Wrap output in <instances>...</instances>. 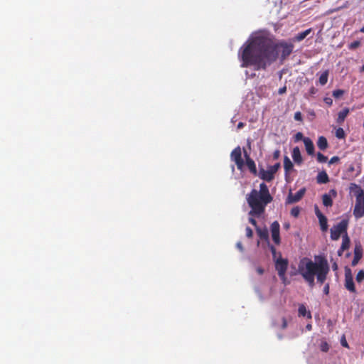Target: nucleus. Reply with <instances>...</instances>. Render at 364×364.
Listing matches in <instances>:
<instances>
[{"label":"nucleus","instance_id":"nucleus-1","mask_svg":"<svg viewBox=\"0 0 364 364\" xmlns=\"http://www.w3.org/2000/svg\"><path fill=\"white\" fill-rule=\"evenodd\" d=\"M329 271L328 260L323 255H316L314 262L308 257H303L298 265L299 274L310 287H314L315 285V277L317 282L323 284L326 280Z\"/></svg>","mask_w":364,"mask_h":364},{"label":"nucleus","instance_id":"nucleus-2","mask_svg":"<svg viewBox=\"0 0 364 364\" xmlns=\"http://www.w3.org/2000/svg\"><path fill=\"white\" fill-rule=\"evenodd\" d=\"M279 47H245L242 51V67L253 66L255 70H265L279 55Z\"/></svg>","mask_w":364,"mask_h":364},{"label":"nucleus","instance_id":"nucleus-3","mask_svg":"<svg viewBox=\"0 0 364 364\" xmlns=\"http://www.w3.org/2000/svg\"><path fill=\"white\" fill-rule=\"evenodd\" d=\"M246 200L251 208L249 215L259 218L264 213L266 206L273 200V197L267 184L262 183L259 185V190L252 189L246 196Z\"/></svg>","mask_w":364,"mask_h":364},{"label":"nucleus","instance_id":"nucleus-4","mask_svg":"<svg viewBox=\"0 0 364 364\" xmlns=\"http://www.w3.org/2000/svg\"><path fill=\"white\" fill-rule=\"evenodd\" d=\"M243 46H288L287 43L282 42L277 44L274 43L273 36L265 29L253 32L243 44Z\"/></svg>","mask_w":364,"mask_h":364},{"label":"nucleus","instance_id":"nucleus-5","mask_svg":"<svg viewBox=\"0 0 364 364\" xmlns=\"http://www.w3.org/2000/svg\"><path fill=\"white\" fill-rule=\"evenodd\" d=\"M349 189L355 196L353 215L356 219H359L364 216V191L355 183H350Z\"/></svg>","mask_w":364,"mask_h":364},{"label":"nucleus","instance_id":"nucleus-6","mask_svg":"<svg viewBox=\"0 0 364 364\" xmlns=\"http://www.w3.org/2000/svg\"><path fill=\"white\" fill-rule=\"evenodd\" d=\"M274 264L279 278L286 284V272L289 265L288 259L282 258L281 252H279V257L274 260Z\"/></svg>","mask_w":364,"mask_h":364},{"label":"nucleus","instance_id":"nucleus-7","mask_svg":"<svg viewBox=\"0 0 364 364\" xmlns=\"http://www.w3.org/2000/svg\"><path fill=\"white\" fill-rule=\"evenodd\" d=\"M348 222L347 220H342L336 225L331 228V238L332 240H338L343 233L347 232Z\"/></svg>","mask_w":364,"mask_h":364},{"label":"nucleus","instance_id":"nucleus-8","mask_svg":"<svg viewBox=\"0 0 364 364\" xmlns=\"http://www.w3.org/2000/svg\"><path fill=\"white\" fill-rule=\"evenodd\" d=\"M230 159L234 161L237 168L240 171H242L245 163L242 158V151L240 146L235 147L230 154Z\"/></svg>","mask_w":364,"mask_h":364},{"label":"nucleus","instance_id":"nucleus-9","mask_svg":"<svg viewBox=\"0 0 364 364\" xmlns=\"http://www.w3.org/2000/svg\"><path fill=\"white\" fill-rule=\"evenodd\" d=\"M270 231L274 243L277 245H279L281 243L280 225L278 221H274L271 224Z\"/></svg>","mask_w":364,"mask_h":364},{"label":"nucleus","instance_id":"nucleus-10","mask_svg":"<svg viewBox=\"0 0 364 364\" xmlns=\"http://www.w3.org/2000/svg\"><path fill=\"white\" fill-rule=\"evenodd\" d=\"M305 193H306L305 188H301L295 194H293L291 193V191H290L287 198L286 203L291 204V203H294L299 201L303 198Z\"/></svg>","mask_w":364,"mask_h":364},{"label":"nucleus","instance_id":"nucleus-11","mask_svg":"<svg viewBox=\"0 0 364 364\" xmlns=\"http://www.w3.org/2000/svg\"><path fill=\"white\" fill-rule=\"evenodd\" d=\"M345 287L350 292H355V287L351 274V271L348 267H346Z\"/></svg>","mask_w":364,"mask_h":364},{"label":"nucleus","instance_id":"nucleus-12","mask_svg":"<svg viewBox=\"0 0 364 364\" xmlns=\"http://www.w3.org/2000/svg\"><path fill=\"white\" fill-rule=\"evenodd\" d=\"M337 196V191L335 189H331L329 193L324 194L322 196L323 204L326 207H331L333 205L332 197Z\"/></svg>","mask_w":364,"mask_h":364},{"label":"nucleus","instance_id":"nucleus-13","mask_svg":"<svg viewBox=\"0 0 364 364\" xmlns=\"http://www.w3.org/2000/svg\"><path fill=\"white\" fill-rule=\"evenodd\" d=\"M363 257V247L360 242L356 243L354 247V257L352 260L351 265L355 267L357 265L360 259Z\"/></svg>","mask_w":364,"mask_h":364},{"label":"nucleus","instance_id":"nucleus-14","mask_svg":"<svg viewBox=\"0 0 364 364\" xmlns=\"http://www.w3.org/2000/svg\"><path fill=\"white\" fill-rule=\"evenodd\" d=\"M244 153H245L246 166H247L250 171L253 175L256 176L257 173V168H256L255 161H253V159H252L250 158V155L247 153V151L245 150H244Z\"/></svg>","mask_w":364,"mask_h":364},{"label":"nucleus","instance_id":"nucleus-15","mask_svg":"<svg viewBox=\"0 0 364 364\" xmlns=\"http://www.w3.org/2000/svg\"><path fill=\"white\" fill-rule=\"evenodd\" d=\"M310 34H311V37L312 38L313 35H314V32L311 28L306 29L304 31H301V32L297 33L293 38V40H294V41L299 42V41H301L302 40H304V38H306V37H308Z\"/></svg>","mask_w":364,"mask_h":364},{"label":"nucleus","instance_id":"nucleus-16","mask_svg":"<svg viewBox=\"0 0 364 364\" xmlns=\"http://www.w3.org/2000/svg\"><path fill=\"white\" fill-rule=\"evenodd\" d=\"M291 156H292L294 161L296 164H301L302 163L303 159H302V156L301 154L300 149L298 146H296L293 149L292 153H291Z\"/></svg>","mask_w":364,"mask_h":364},{"label":"nucleus","instance_id":"nucleus-17","mask_svg":"<svg viewBox=\"0 0 364 364\" xmlns=\"http://www.w3.org/2000/svg\"><path fill=\"white\" fill-rule=\"evenodd\" d=\"M259 176L261 179L269 182L274 179V176L269 170H264L263 168L259 170Z\"/></svg>","mask_w":364,"mask_h":364},{"label":"nucleus","instance_id":"nucleus-18","mask_svg":"<svg viewBox=\"0 0 364 364\" xmlns=\"http://www.w3.org/2000/svg\"><path fill=\"white\" fill-rule=\"evenodd\" d=\"M304 144L309 155L313 156L314 154V145L313 141L309 138L304 139Z\"/></svg>","mask_w":364,"mask_h":364},{"label":"nucleus","instance_id":"nucleus-19","mask_svg":"<svg viewBox=\"0 0 364 364\" xmlns=\"http://www.w3.org/2000/svg\"><path fill=\"white\" fill-rule=\"evenodd\" d=\"M256 232L261 240L269 242V233L267 228L262 229L259 227H257Z\"/></svg>","mask_w":364,"mask_h":364},{"label":"nucleus","instance_id":"nucleus-20","mask_svg":"<svg viewBox=\"0 0 364 364\" xmlns=\"http://www.w3.org/2000/svg\"><path fill=\"white\" fill-rule=\"evenodd\" d=\"M316 181L320 184L328 183L329 178L326 172L324 171L319 172L316 176Z\"/></svg>","mask_w":364,"mask_h":364},{"label":"nucleus","instance_id":"nucleus-21","mask_svg":"<svg viewBox=\"0 0 364 364\" xmlns=\"http://www.w3.org/2000/svg\"><path fill=\"white\" fill-rule=\"evenodd\" d=\"M348 113L349 109L346 107L340 111L338 114V117L336 119L337 123L340 124H342L348 116Z\"/></svg>","mask_w":364,"mask_h":364},{"label":"nucleus","instance_id":"nucleus-22","mask_svg":"<svg viewBox=\"0 0 364 364\" xmlns=\"http://www.w3.org/2000/svg\"><path fill=\"white\" fill-rule=\"evenodd\" d=\"M317 146L321 150H325L328 148V141L325 136H321L318 139Z\"/></svg>","mask_w":364,"mask_h":364},{"label":"nucleus","instance_id":"nucleus-23","mask_svg":"<svg viewBox=\"0 0 364 364\" xmlns=\"http://www.w3.org/2000/svg\"><path fill=\"white\" fill-rule=\"evenodd\" d=\"M293 164L287 156L284 158V168L285 173L287 174L290 171L293 169Z\"/></svg>","mask_w":364,"mask_h":364},{"label":"nucleus","instance_id":"nucleus-24","mask_svg":"<svg viewBox=\"0 0 364 364\" xmlns=\"http://www.w3.org/2000/svg\"><path fill=\"white\" fill-rule=\"evenodd\" d=\"M318 222L322 232H326L328 230V221L326 217L323 215L319 216Z\"/></svg>","mask_w":364,"mask_h":364},{"label":"nucleus","instance_id":"nucleus-25","mask_svg":"<svg viewBox=\"0 0 364 364\" xmlns=\"http://www.w3.org/2000/svg\"><path fill=\"white\" fill-rule=\"evenodd\" d=\"M350 238H349L347 232H346V234L343 235L342 237V244H341V247L342 248V250H346L350 247Z\"/></svg>","mask_w":364,"mask_h":364},{"label":"nucleus","instance_id":"nucleus-26","mask_svg":"<svg viewBox=\"0 0 364 364\" xmlns=\"http://www.w3.org/2000/svg\"><path fill=\"white\" fill-rule=\"evenodd\" d=\"M328 71H324L319 77L318 82L321 85H325L328 82Z\"/></svg>","mask_w":364,"mask_h":364},{"label":"nucleus","instance_id":"nucleus-27","mask_svg":"<svg viewBox=\"0 0 364 364\" xmlns=\"http://www.w3.org/2000/svg\"><path fill=\"white\" fill-rule=\"evenodd\" d=\"M335 135L338 139H343L346 137V133L343 128H338L336 130Z\"/></svg>","mask_w":364,"mask_h":364},{"label":"nucleus","instance_id":"nucleus-28","mask_svg":"<svg viewBox=\"0 0 364 364\" xmlns=\"http://www.w3.org/2000/svg\"><path fill=\"white\" fill-rule=\"evenodd\" d=\"M316 156H317V161L319 163H326L328 160L327 156H324L321 152H318Z\"/></svg>","mask_w":364,"mask_h":364},{"label":"nucleus","instance_id":"nucleus-29","mask_svg":"<svg viewBox=\"0 0 364 364\" xmlns=\"http://www.w3.org/2000/svg\"><path fill=\"white\" fill-rule=\"evenodd\" d=\"M299 315L301 316H306L307 314V311L304 305L301 304L299 306L298 309Z\"/></svg>","mask_w":364,"mask_h":364},{"label":"nucleus","instance_id":"nucleus-30","mask_svg":"<svg viewBox=\"0 0 364 364\" xmlns=\"http://www.w3.org/2000/svg\"><path fill=\"white\" fill-rule=\"evenodd\" d=\"M280 167V164L279 163H277L275 164L274 165L270 166L269 168V171L272 173V175L274 176V174L276 173V172L278 171V169Z\"/></svg>","mask_w":364,"mask_h":364},{"label":"nucleus","instance_id":"nucleus-31","mask_svg":"<svg viewBox=\"0 0 364 364\" xmlns=\"http://www.w3.org/2000/svg\"><path fill=\"white\" fill-rule=\"evenodd\" d=\"M320 349L323 352H328L329 350V345L326 341H322L320 344Z\"/></svg>","mask_w":364,"mask_h":364},{"label":"nucleus","instance_id":"nucleus-32","mask_svg":"<svg viewBox=\"0 0 364 364\" xmlns=\"http://www.w3.org/2000/svg\"><path fill=\"white\" fill-rule=\"evenodd\" d=\"M292 47H283L282 57L284 58L292 52Z\"/></svg>","mask_w":364,"mask_h":364},{"label":"nucleus","instance_id":"nucleus-33","mask_svg":"<svg viewBox=\"0 0 364 364\" xmlns=\"http://www.w3.org/2000/svg\"><path fill=\"white\" fill-rule=\"evenodd\" d=\"M269 249L271 250V252H272V257H273V259L274 261L275 259H277L279 257V252L277 253V250H276V248L273 246V245H269Z\"/></svg>","mask_w":364,"mask_h":364},{"label":"nucleus","instance_id":"nucleus-34","mask_svg":"<svg viewBox=\"0 0 364 364\" xmlns=\"http://www.w3.org/2000/svg\"><path fill=\"white\" fill-rule=\"evenodd\" d=\"M269 249L271 250V252H272V257H273V259L274 261L275 259H277L279 257V252L277 253V250H276V248L273 246V245H269Z\"/></svg>","mask_w":364,"mask_h":364},{"label":"nucleus","instance_id":"nucleus-35","mask_svg":"<svg viewBox=\"0 0 364 364\" xmlns=\"http://www.w3.org/2000/svg\"><path fill=\"white\" fill-rule=\"evenodd\" d=\"M300 213V208L296 206V207H294L291 210V215L294 217V218H296L299 216Z\"/></svg>","mask_w":364,"mask_h":364},{"label":"nucleus","instance_id":"nucleus-36","mask_svg":"<svg viewBox=\"0 0 364 364\" xmlns=\"http://www.w3.org/2000/svg\"><path fill=\"white\" fill-rule=\"evenodd\" d=\"M356 281L361 282L364 279V270H360L356 275Z\"/></svg>","mask_w":364,"mask_h":364},{"label":"nucleus","instance_id":"nucleus-37","mask_svg":"<svg viewBox=\"0 0 364 364\" xmlns=\"http://www.w3.org/2000/svg\"><path fill=\"white\" fill-rule=\"evenodd\" d=\"M344 93V91L342 90H335L333 91V96L335 98H339L341 97Z\"/></svg>","mask_w":364,"mask_h":364},{"label":"nucleus","instance_id":"nucleus-38","mask_svg":"<svg viewBox=\"0 0 364 364\" xmlns=\"http://www.w3.org/2000/svg\"><path fill=\"white\" fill-rule=\"evenodd\" d=\"M305 137H304V135L301 132H297L295 136H294V139H295V141H299L300 140H303L304 141V139Z\"/></svg>","mask_w":364,"mask_h":364},{"label":"nucleus","instance_id":"nucleus-39","mask_svg":"<svg viewBox=\"0 0 364 364\" xmlns=\"http://www.w3.org/2000/svg\"><path fill=\"white\" fill-rule=\"evenodd\" d=\"M246 236L249 238H252L253 236V231L250 227H247L245 229Z\"/></svg>","mask_w":364,"mask_h":364},{"label":"nucleus","instance_id":"nucleus-40","mask_svg":"<svg viewBox=\"0 0 364 364\" xmlns=\"http://www.w3.org/2000/svg\"><path fill=\"white\" fill-rule=\"evenodd\" d=\"M255 216H251L250 218H249V223H251L253 226L255 227V229H257V221L254 218Z\"/></svg>","mask_w":364,"mask_h":364},{"label":"nucleus","instance_id":"nucleus-41","mask_svg":"<svg viewBox=\"0 0 364 364\" xmlns=\"http://www.w3.org/2000/svg\"><path fill=\"white\" fill-rule=\"evenodd\" d=\"M294 119L296 121H301L302 120V115H301V113L300 112H296L294 114Z\"/></svg>","mask_w":364,"mask_h":364},{"label":"nucleus","instance_id":"nucleus-42","mask_svg":"<svg viewBox=\"0 0 364 364\" xmlns=\"http://www.w3.org/2000/svg\"><path fill=\"white\" fill-rule=\"evenodd\" d=\"M314 210H315V214L318 218H319V216L323 215V214L320 211L318 207L316 205L314 206Z\"/></svg>","mask_w":364,"mask_h":364},{"label":"nucleus","instance_id":"nucleus-43","mask_svg":"<svg viewBox=\"0 0 364 364\" xmlns=\"http://www.w3.org/2000/svg\"><path fill=\"white\" fill-rule=\"evenodd\" d=\"M339 160H340V159H339V157H338V156H333V157L330 159V161H329V162H328V163H329V164H334V163H336V162L339 161Z\"/></svg>","mask_w":364,"mask_h":364},{"label":"nucleus","instance_id":"nucleus-44","mask_svg":"<svg viewBox=\"0 0 364 364\" xmlns=\"http://www.w3.org/2000/svg\"><path fill=\"white\" fill-rule=\"evenodd\" d=\"M341 343L343 347L349 348V346L344 336H343L342 339L341 340Z\"/></svg>","mask_w":364,"mask_h":364},{"label":"nucleus","instance_id":"nucleus-45","mask_svg":"<svg viewBox=\"0 0 364 364\" xmlns=\"http://www.w3.org/2000/svg\"><path fill=\"white\" fill-rule=\"evenodd\" d=\"M323 291L326 295H328L329 294V284H325Z\"/></svg>","mask_w":364,"mask_h":364},{"label":"nucleus","instance_id":"nucleus-46","mask_svg":"<svg viewBox=\"0 0 364 364\" xmlns=\"http://www.w3.org/2000/svg\"><path fill=\"white\" fill-rule=\"evenodd\" d=\"M286 91H287V87H286V86H284V87H282L279 89L278 93L279 95H283L284 93L286 92Z\"/></svg>","mask_w":364,"mask_h":364},{"label":"nucleus","instance_id":"nucleus-47","mask_svg":"<svg viewBox=\"0 0 364 364\" xmlns=\"http://www.w3.org/2000/svg\"><path fill=\"white\" fill-rule=\"evenodd\" d=\"M324 102L328 105L329 106H331L333 103V101H332V99L329 98V97H326L324 99Z\"/></svg>","mask_w":364,"mask_h":364},{"label":"nucleus","instance_id":"nucleus-48","mask_svg":"<svg viewBox=\"0 0 364 364\" xmlns=\"http://www.w3.org/2000/svg\"><path fill=\"white\" fill-rule=\"evenodd\" d=\"M316 92H317V90L314 86H312L309 90V93L311 95H315L316 93Z\"/></svg>","mask_w":364,"mask_h":364},{"label":"nucleus","instance_id":"nucleus-49","mask_svg":"<svg viewBox=\"0 0 364 364\" xmlns=\"http://www.w3.org/2000/svg\"><path fill=\"white\" fill-rule=\"evenodd\" d=\"M287 320H286V318H282V328L283 329H284V328H287Z\"/></svg>","mask_w":364,"mask_h":364},{"label":"nucleus","instance_id":"nucleus-50","mask_svg":"<svg viewBox=\"0 0 364 364\" xmlns=\"http://www.w3.org/2000/svg\"><path fill=\"white\" fill-rule=\"evenodd\" d=\"M256 271H257V272L259 274H260V275L263 274V273H264V269H263V268H262L261 267H258L256 269Z\"/></svg>","mask_w":364,"mask_h":364},{"label":"nucleus","instance_id":"nucleus-51","mask_svg":"<svg viewBox=\"0 0 364 364\" xmlns=\"http://www.w3.org/2000/svg\"><path fill=\"white\" fill-rule=\"evenodd\" d=\"M237 247L242 252L243 251V247H242V245L241 244V242H237Z\"/></svg>","mask_w":364,"mask_h":364},{"label":"nucleus","instance_id":"nucleus-52","mask_svg":"<svg viewBox=\"0 0 364 364\" xmlns=\"http://www.w3.org/2000/svg\"><path fill=\"white\" fill-rule=\"evenodd\" d=\"M345 251V250H342L341 247L339 248V250H338V256H341L343 252Z\"/></svg>","mask_w":364,"mask_h":364},{"label":"nucleus","instance_id":"nucleus-53","mask_svg":"<svg viewBox=\"0 0 364 364\" xmlns=\"http://www.w3.org/2000/svg\"><path fill=\"white\" fill-rule=\"evenodd\" d=\"M279 151H276L274 153V159H277L279 157Z\"/></svg>","mask_w":364,"mask_h":364},{"label":"nucleus","instance_id":"nucleus-54","mask_svg":"<svg viewBox=\"0 0 364 364\" xmlns=\"http://www.w3.org/2000/svg\"><path fill=\"white\" fill-rule=\"evenodd\" d=\"M244 123L243 122H239L237 124V129H242L243 127H244Z\"/></svg>","mask_w":364,"mask_h":364},{"label":"nucleus","instance_id":"nucleus-55","mask_svg":"<svg viewBox=\"0 0 364 364\" xmlns=\"http://www.w3.org/2000/svg\"><path fill=\"white\" fill-rule=\"evenodd\" d=\"M359 45H360V43L358 41H354L350 46H359Z\"/></svg>","mask_w":364,"mask_h":364},{"label":"nucleus","instance_id":"nucleus-56","mask_svg":"<svg viewBox=\"0 0 364 364\" xmlns=\"http://www.w3.org/2000/svg\"><path fill=\"white\" fill-rule=\"evenodd\" d=\"M332 268L333 270H336L338 269V264L335 262L332 265Z\"/></svg>","mask_w":364,"mask_h":364},{"label":"nucleus","instance_id":"nucleus-57","mask_svg":"<svg viewBox=\"0 0 364 364\" xmlns=\"http://www.w3.org/2000/svg\"><path fill=\"white\" fill-rule=\"evenodd\" d=\"M289 227H290L289 223H285V224L284 225V228L286 230H288V229L289 228Z\"/></svg>","mask_w":364,"mask_h":364},{"label":"nucleus","instance_id":"nucleus-58","mask_svg":"<svg viewBox=\"0 0 364 364\" xmlns=\"http://www.w3.org/2000/svg\"><path fill=\"white\" fill-rule=\"evenodd\" d=\"M306 328H307L309 330H311V325L308 324V325L306 326Z\"/></svg>","mask_w":364,"mask_h":364},{"label":"nucleus","instance_id":"nucleus-59","mask_svg":"<svg viewBox=\"0 0 364 364\" xmlns=\"http://www.w3.org/2000/svg\"><path fill=\"white\" fill-rule=\"evenodd\" d=\"M360 31L364 33V26L360 29Z\"/></svg>","mask_w":364,"mask_h":364},{"label":"nucleus","instance_id":"nucleus-60","mask_svg":"<svg viewBox=\"0 0 364 364\" xmlns=\"http://www.w3.org/2000/svg\"><path fill=\"white\" fill-rule=\"evenodd\" d=\"M308 314H309V318H311V316L310 312H309V313H308Z\"/></svg>","mask_w":364,"mask_h":364},{"label":"nucleus","instance_id":"nucleus-61","mask_svg":"<svg viewBox=\"0 0 364 364\" xmlns=\"http://www.w3.org/2000/svg\"><path fill=\"white\" fill-rule=\"evenodd\" d=\"M362 70L364 71V65L362 67Z\"/></svg>","mask_w":364,"mask_h":364}]
</instances>
